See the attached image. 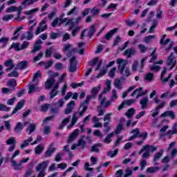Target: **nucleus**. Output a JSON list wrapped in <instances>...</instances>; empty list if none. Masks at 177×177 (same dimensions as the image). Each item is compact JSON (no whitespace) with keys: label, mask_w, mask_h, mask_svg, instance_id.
<instances>
[{"label":"nucleus","mask_w":177,"mask_h":177,"mask_svg":"<svg viewBox=\"0 0 177 177\" xmlns=\"http://www.w3.org/2000/svg\"><path fill=\"white\" fill-rule=\"evenodd\" d=\"M48 164H49V160H46L44 161L41 163H39L37 167H36V171L37 172H39V171H45L48 167Z\"/></svg>","instance_id":"9d476101"},{"label":"nucleus","mask_w":177,"mask_h":177,"mask_svg":"<svg viewBox=\"0 0 177 177\" xmlns=\"http://www.w3.org/2000/svg\"><path fill=\"white\" fill-rule=\"evenodd\" d=\"M162 154H164V149H160L159 152H157L153 157V162H156V161H158L161 157H162Z\"/></svg>","instance_id":"4be33fe9"},{"label":"nucleus","mask_w":177,"mask_h":177,"mask_svg":"<svg viewBox=\"0 0 177 177\" xmlns=\"http://www.w3.org/2000/svg\"><path fill=\"white\" fill-rule=\"evenodd\" d=\"M106 88H105L102 93H107L109 91H111V80H107L106 82Z\"/></svg>","instance_id":"c9c22d12"},{"label":"nucleus","mask_w":177,"mask_h":177,"mask_svg":"<svg viewBox=\"0 0 177 177\" xmlns=\"http://www.w3.org/2000/svg\"><path fill=\"white\" fill-rule=\"evenodd\" d=\"M160 117H163V118L170 117V118H171V120H174V119H175V113L172 111H165V113H163L160 115Z\"/></svg>","instance_id":"412c9836"},{"label":"nucleus","mask_w":177,"mask_h":177,"mask_svg":"<svg viewBox=\"0 0 177 177\" xmlns=\"http://www.w3.org/2000/svg\"><path fill=\"white\" fill-rule=\"evenodd\" d=\"M52 50H53V46L50 47L45 52L46 57H50L52 56Z\"/></svg>","instance_id":"680f3d73"},{"label":"nucleus","mask_w":177,"mask_h":177,"mask_svg":"<svg viewBox=\"0 0 177 177\" xmlns=\"http://www.w3.org/2000/svg\"><path fill=\"white\" fill-rule=\"evenodd\" d=\"M48 74V79L45 82L44 86L46 87V89H50L52 86H53V84H55L56 80V77H59V73L54 72L52 71H48L47 72Z\"/></svg>","instance_id":"20e7f679"},{"label":"nucleus","mask_w":177,"mask_h":177,"mask_svg":"<svg viewBox=\"0 0 177 177\" xmlns=\"http://www.w3.org/2000/svg\"><path fill=\"white\" fill-rule=\"evenodd\" d=\"M19 154L20 151L19 150L15 151L10 159L11 164L14 169H16L17 171H20V169H22L23 167L21 166V164H26V162L30 160V158H26L20 160L19 163L17 164L16 160H15V157H17V156H19Z\"/></svg>","instance_id":"f03ea898"},{"label":"nucleus","mask_w":177,"mask_h":177,"mask_svg":"<svg viewBox=\"0 0 177 177\" xmlns=\"http://www.w3.org/2000/svg\"><path fill=\"white\" fill-rule=\"evenodd\" d=\"M17 82H16V79H11L7 82V85L10 86L11 91H15L16 89V85Z\"/></svg>","instance_id":"a211bd4d"},{"label":"nucleus","mask_w":177,"mask_h":177,"mask_svg":"<svg viewBox=\"0 0 177 177\" xmlns=\"http://www.w3.org/2000/svg\"><path fill=\"white\" fill-rule=\"evenodd\" d=\"M29 45H30V43L28 41H24L21 45V50H24V49H27Z\"/></svg>","instance_id":"69168bd1"},{"label":"nucleus","mask_w":177,"mask_h":177,"mask_svg":"<svg viewBox=\"0 0 177 177\" xmlns=\"http://www.w3.org/2000/svg\"><path fill=\"white\" fill-rule=\"evenodd\" d=\"M60 20H62V19L57 18V17L55 18V19L53 21V22L51 23L52 27H56V26H60V25H59V23H60Z\"/></svg>","instance_id":"864d4df0"},{"label":"nucleus","mask_w":177,"mask_h":177,"mask_svg":"<svg viewBox=\"0 0 177 177\" xmlns=\"http://www.w3.org/2000/svg\"><path fill=\"white\" fill-rule=\"evenodd\" d=\"M117 31H118L117 28H114V29L111 30L109 32H108L105 35V36H104L105 39H107V41H110V39H111L113 35H114V34L115 32H117Z\"/></svg>","instance_id":"6ab92c4d"},{"label":"nucleus","mask_w":177,"mask_h":177,"mask_svg":"<svg viewBox=\"0 0 177 177\" xmlns=\"http://www.w3.org/2000/svg\"><path fill=\"white\" fill-rule=\"evenodd\" d=\"M70 66L69 71L70 73H75L77 71V58L75 56H73L69 59Z\"/></svg>","instance_id":"0eeeda50"},{"label":"nucleus","mask_w":177,"mask_h":177,"mask_svg":"<svg viewBox=\"0 0 177 177\" xmlns=\"http://www.w3.org/2000/svg\"><path fill=\"white\" fill-rule=\"evenodd\" d=\"M35 2H37V0H24V2L22 3V5H26V6H30L32 5Z\"/></svg>","instance_id":"e2e57ef3"},{"label":"nucleus","mask_w":177,"mask_h":177,"mask_svg":"<svg viewBox=\"0 0 177 177\" xmlns=\"http://www.w3.org/2000/svg\"><path fill=\"white\" fill-rule=\"evenodd\" d=\"M118 99V95H117V91L115 89L112 90V95L111 96V100L113 102Z\"/></svg>","instance_id":"09e8293b"},{"label":"nucleus","mask_w":177,"mask_h":177,"mask_svg":"<svg viewBox=\"0 0 177 177\" xmlns=\"http://www.w3.org/2000/svg\"><path fill=\"white\" fill-rule=\"evenodd\" d=\"M4 66L8 67L6 68V71L8 73L10 71V70H13L15 68V64L13 63V60L8 59L4 62Z\"/></svg>","instance_id":"f8f14e48"},{"label":"nucleus","mask_w":177,"mask_h":177,"mask_svg":"<svg viewBox=\"0 0 177 177\" xmlns=\"http://www.w3.org/2000/svg\"><path fill=\"white\" fill-rule=\"evenodd\" d=\"M117 64H118V70L120 74H124V77H129L131 75V71H129V68H127V64H128V61L119 58L116 61Z\"/></svg>","instance_id":"f257e3e1"},{"label":"nucleus","mask_w":177,"mask_h":177,"mask_svg":"<svg viewBox=\"0 0 177 177\" xmlns=\"http://www.w3.org/2000/svg\"><path fill=\"white\" fill-rule=\"evenodd\" d=\"M18 70L17 68H15V70H14L12 72L8 73L7 75L8 77H14L15 78H17L19 77V72H17Z\"/></svg>","instance_id":"79ce46f5"},{"label":"nucleus","mask_w":177,"mask_h":177,"mask_svg":"<svg viewBox=\"0 0 177 177\" xmlns=\"http://www.w3.org/2000/svg\"><path fill=\"white\" fill-rule=\"evenodd\" d=\"M165 73H167V67H163V71H162V73L160 75V80L161 81H162V82H168V81H169L171 77H172V73H170L169 75V76L165 79L164 78V75H165Z\"/></svg>","instance_id":"4468645a"},{"label":"nucleus","mask_w":177,"mask_h":177,"mask_svg":"<svg viewBox=\"0 0 177 177\" xmlns=\"http://www.w3.org/2000/svg\"><path fill=\"white\" fill-rule=\"evenodd\" d=\"M41 45L35 44L34 48L32 50L31 53H33V55H35L36 52H39L41 50Z\"/></svg>","instance_id":"6e6d98bb"},{"label":"nucleus","mask_w":177,"mask_h":177,"mask_svg":"<svg viewBox=\"0 0 177 177\" xmlns=\"http://www.w3.org/2000/svg\"><path fill=\"white\" fill-rule=\"evenodd\" d=\"M167 37V35H163L162 37L160 39V44L162 45V46H165L166 45H168L169 42H171V39H167L165 41L164 39H165V37Z\"/></svg>","instance_id":"bb28decb"},{"label":"nucleus","mask_w":177,"mask_h":177,"mask_svg":"<svg viewBox=\"0 0 177 177\" xmlns=\"http://www.w3.org/2000/svg\"><path fill=\"white\" fill-rule=\"evenodd\" d=\"M17 7L12 6L6 10V13H10V12H16Z\"/></svg>","instance_id":"0e129e2a"},{"label":"nucleus","mask_w":177,"mask_h":177,"mask_svg":"<svg viewBox=\"0 0 177 177\" xmlns=\"http://www.w3.org/2000/svg\"><path fill=\"white\" fill-rule=\"evenodd\" d=\"M36 127L35 124H31L28 126L26 129V131L28 132V135H31L32 132H35Z\"/></svg>","instance_id":"72a5a7b5"},{"label":"nucleus","mask_w":177,"mask_h":177,"mask_svg":"<svg viewBox=\"0 0 177 177\" xmlns=\"http://www.w3.org/2000/svg\"><path fill=\"white\" fill-rule=\"evenodd\" d=\"M113 85L114 86H115V88H117V89H119V91H121V89H122V86L121 85V80L118 79L115 80Z\"/></svg>","instance_id":"58836bf2"},{"label":"nucleus","mask_w":177,"mask_h":177,"mask_svg":"<svg viewBox=\"0 0 177 177\" xmlns=\"http://www.w3.org/2000/svg\"><path fill=\"white\" fill-rule=\"evenodd\" d=\"M116 154H118V149H115V151H109L107 152V156L109 157H111V158L115 157Z\"/></svg>","instance_id":"a18cd8bd"},{"label":"nucleus","mask_w":177,"mask_h":177,"mask_svg":"<svg viewBox=\"0 0 177 177\" xmlns=\"http://www.w3.org/2000/svg\"><path fill=\"white\" fill-rule=\"evenodd\" d=\"M113 136H114L113 131L108 134L106 137L103 140L104 143H107V144L110 143L111 142V138H113Z\"/></svg>","instance_id":"2f4dec72"},{"label":"nucleus","mask_w":177,"mask_h":177,"mask_svg":"<svg viewBox=\"0 0 177 177\" xmlns=\"http://www.w3.org/2000/svg\"><path fill=\"white\" fill-rule=\"evenodd\" d=\"M8 42H9V38L8 37H1L0 39V46L1 48H5L8 45Z\"/></svg>","instance_id":"cd10ccee"},{"label":"nucleus","mask_w":177,"mask_h":177,"mask_svg":"<svg viewBox=\"0 0 177 177\" xmlns=\"http://www.w3.org/2000/svg\"><path fill=\"white\" fill-rule=\"evenodd\" d=\"M97 62H99V58H98V57H96L93 60H91L88 62V66H90L91 67L93 66H96V64H97Z\"/></svg>","instance_id":"5fc2aeb1"},{"label":"nucleus","mask_w":177,"mask_h":177,"mask_svg":"<svg viewBox=\"0 0 177 177\" xmlns=\"http://www.w3.org/2000/svg\"><path fill=\"white\" fill-rule=\"evenodd\" d=\"M104 127L106 128L105 129H104V133H109L110 129H111V127H110L109 122H106L105 123H104Z\"/></svg>","instance_id":"3c124183"},{"label":"nucleus","mask_w":177,"mask_h":177,"mask_svg":"<svg viewBox=\"0 0 177 177\" xmlns=\"http://www.w3.org/2000/svg\"><path fill=\"white\" fill-rule=\"evenodd\" d=\"M91 14L93 16H96V15H99L100 10L96 7H94L92 9H90Z\"/></svg>","instance_id":"13d9d810"},{"label":"nucleus","mask_w":177,"mask_h":177,"mask_svg":"<svg viewBox=\"0 0 177 177\" xmlns=\"http://www.w3.org/2000/svg\"><path fill=\"white\" fill-rule=\"evenodd\" d=\"M158 171H160V167H151L147 169V174H156Z\"/></svg>","instance_id":"c85d7f7f"},{"label":"nucleus","mask_w":177,"mask_h":177,"mask_svg":"<svg viewBox=\"0 0 177 177\" xmlns=\"http://www.w3.org/2000/svg\"><path fill=\"white\" fill-rule=\"evenodd\" d=\"M75 106V101H71L66 106V109L64 110V114L68 115V114H71V113L74 110V107Z\"/></svg>","instance_id":"6e6552de"},{"label":"nucleus","mask_w":177,"mask_h":177,"mask_svg":"<svg viewBox=\"0 0 177 177\" xmlns=\"http://www.w3.org/2000/svg\"><path fill=\"white\" fill-rule=\"evenodd\" d=\"M27 68V61H22L18 65L17 68L20 70H24Z\"/></svg>","instance_id":"e433bc0d"},{"label":"nucleus","mask_w":177,"mask_h":177,"mask_svg":"<svg viewBox=\"0 0 177 177\" xmlns=\"http://www.w3.org/2000/svg\"><path fill=\"white\" fill-rule=\"evenodd\" d=\"M6 143L8 145H16V139H15V137L10 138L8 140H6Z\"/></svg>","instance_id":"49530a36"},{"label":"nucleus","mask_w":177,"mask_h":177,"mask_svg":"<svg viewBox=\"0 0 177 177\" xmlns=\"http://www.w3.org/2000/svg\"><path fill=\"white\" fill-rule=\"evenodd\" d=\"M135 108H130L125 113V115L127 117V118H132L133 117V115L135 114Z\"/></svg>","instance_id":"a878e982"},{"label":"nucleus","mask_w":177,"mask_h":177,"mask_svg":"<svg viewBox=\"0 0 177 177\" xmlns=\"http://www.w3.org/2000/svg\"><path fill=\"white\" fill-rule=\"evenodd\" d=\"M21 30H23V26H19L15 31L13 33L14 37H12V41H16L17 40V39L19 38V35H20V31H21Z\"/></svg>","instance_id":"aec40b11"},{"label":"nucleus","mask_w":177,"mask_h":177,"mask_svg":"<svg viewBox=\"0 0 177 177\" xmlns=\"http://www.w3.org/2000/svg\"><path fill=\"white\" fill-rule=\"evenodd\" d=\"M97 92H99V90H97V88L94 87L92 90H91V94L93 95H87V96H92V97H96V95H97Z\"/></svg>","instance_id":"338daca9"},{"label":"nucleus","mask_w":177,"mask_h":177,"mask_svg":"<svg viewBox=\"0 0 177 177\" xmlns=\"http://www.w3.org/2000/svg\"><path fill=\"white\" fill-rule=\"evenodd\" d=\"M91 99H92V96H87L86 97L85 101L81 104V107H83V109H82V111H80L79 113V115L80 117H82V115H84V114H85V111H86V110H88V104H89V102H91Z\"/></svg>","instance_id":"423d86ee"},{"label":"nucleus","mask_w":177,"mask_h":177,"mask_svg":"<svg viewBox=\"0 0 177 177\" xmlns=\"http://www.w3.org/2000/svg\"><path fill=\"white\" fill-rule=\"evenodd\" d=\"M136 49L135 48H130L124 52V56H127V59H131L132 56L136 55Z\"/></svg>","instance_id":"9b49d317"},{"label":"nucleus","mask_w":177,"mask_h":177,"mask_svg":"<svg viewBox=\"0 0 177 177\" xmlns=\"http://www.w3.org/2000/svg\"><path fill=\"white\" fill-rule=\"evenodd\" d=\"M35 154H41L44 151V147L41 145H37L35 149Z\"/></svg>","instance_id":"a19ab883"},{"label":"nucleus","mask_w":177,"mask_h":177,"mask_svg":"<svg viewBox=\"0 0 177 177\" xmlns=\"http://www.w3.org/2000/svg\"><path fill=\"white\" fill-rule=\"evenodd\" d=\"M32 140V137H30L27 140H24V142L21 145V149H24V147H27L30 143H31V141Z\"/></svg>","instance_id":"473e14b6"},{"label":"nucleus","mask_w":177,"mask_h":177,"mask_svg":"<svg viewBox=\"0 0 177 177\" xmlns=\"http://www.w3.org/2000/svg\"><path fill=\"white\" fill-rule=\"evenodd\" d=\"M140 104H141V109H142V110L147 109V107H149V98H147V97L142 98L140 101Z\"/></svg>","instance_id":"dca6fc26"},{"label":"nucleus","mask_w":177,"mask_h":177,"mask_svg":"<svg viewBox=\"0 0 177 177\" xmlns=\"http://www.w3.org/2000/svg\"><path fill=\"white\" fill-rule=\"evenodd\" d=\"M175 146H176V142H171L169 147L167 148V151H169L171 149H173L171 151V157L173 158V157H175V156L177 154V149L175 148Z\"/></svg>","instance_id":"1a4fd4ad"},{"label":"nucleus","mask_w":177,"mask_h":177,"mask_svg":"<svg viewBox=\"0 0 177 177\" xmlns=\"http://www.w3.org/2000/svg\"><path fill=\"white\" fill-rule=\"evenodd\" d=\"M160 69L161 67L160 66L156 65V64L150 66L151 71H155V73H158V71H160Z\"/></svg>","instance_id":"de8ad7c7"},{"label":"nucleus","mask_w":177,"mask_h":177,"mask_svg":"<svg viewBox=\"0 0 177 177\" xmlns=\"http://www.w3.org/2000/svg\"><path fill=\"white\" fill-rule=\"evenodd\" d=\"M13 17H15V15L13 14L6 15L3 17L2 20L3 21H9V20H12Z\"/></svg>","instance_id":"c03bdc74"},{"label":"nucleus","mask_w":177,"mask_h":177,"mask_svg":"<svg viewBox=\"0 0 177 177\" xmlns=\"http://www.w3.org/2000/svg\"><path fill=\"white\" fill-rule=\"evenodd\" d=\"M135 102H136V100L130 99V100H127L123 102L124 103L125 106H131V104H133V103H135Z\"/></svg>","instance_id":"052dcab7"},{"label":"nucleus","mask_w":177,"mask_h":177,"mask_svg":"<svg viewBox=\"0 0 177 177\" xmlns=\"http://www.w3.org/2000/svg\"><path fill=\"white\" fill-rule=\"evenodd\" d=\"M100 147H102V144L100 143L93 145L91 149V153H100V149H99Z\"/></svg>","instance_id":"5701e85b"},{"label":"nucleus","mask_w":177,"mask_h":177,"mask_svg":"<svg viewBox=\"0 0 177 177\" xmlns=\"http://www.w3.org/2000/svg\"><path fill=\"white\" fill-rule=\"evenodd\" d=\"M132 133L134 134L129 138V140H133V139L139 138V133H140V131L139 130V129H136L132 131Z\"/></svg>","instance_id":"393cba45"},{"label":"nucleus","mask_w":177,"mask_h":177,"mask_svg":"<svg viewBox=\"0 0 177 177\" xmlns=\"http://www.w3.org/2000/svg\"><path fill=\"white\" fill-rule=\"evenodd\" d=\"M138 48L141 53H146L149 50V47L145 46V44H138Z\"/></svg>","instance_id":"f704fd0d"},{"label":"nucleus","mask_w":177,"mask_h":177,"mask_svg":"<svg viewBox=\"0 0 177 177\" xmlns=\"http://www.w3.org/2000/svg\"><path fill=\"white\" fill-rule=\"evenodd\" d=\"M132 176V170L129 168H127L125 170V174L124 175V177H129Z\"/></svg>","instance_id":"774afa93"},{"label":"nucleus","mask_w":177,"mask_h":177,"mask_svg":"<svg viewBox=\"0 0 177 177\" xmlns=\"http://www.w3.org/2000/svg\"><path fill=\"white\" fill-rule=\"evenodd\" d=\"M23 128H24V126L23 125V124H21V122H19L17 124L15 128V132L19 133V132H20L21 129H23Z\"/></svg>","instance_id":"ea45409f"},{"label":"nucleus","mask_w":177,"mask_h":177,"mask_svg":"<svg viewBox=\"0 0 177 177\" xmlns=\"http://www.w3.org/2000/svg\"><path fill=\"white\" fill-rule=\"evenodd\" d=\"M70 120H71V116L64 118L62 123L59 124V129H63V128H64V127H66V125L70 122Z\"/></svg>","instance_id":"b1692460"},{"label":"nucleus","mask_w":177,"mask_h":177,"mask_svg":"<svg viewBox=\"0 0 177 177\" xmlns=\"http://www.w3.org/2000/svg\"><path fill=\"white\" fill-rule=\"evenodd\" d=\"M95 27H96L95 24H93L90 27V30H89V32L88 34L89 38H92V37H93V35L95 34V32H96V29L95 28Z\"/></svg>","instance_id":"7c9ffc66"},{"label":"nucleus","mask_w":177,"mask_h":177,"mask_svg":"<svg viewBox=\"0 0 177 177\" xmlns=\"http://www.w3.org/2000/svg\"><path fill=\"white\" fill-rule=\"evenodd\" d=\"M52 146H53V145H50L45 153V157L46 158L50 157V156H52L53 153L56 151V148L53 147Z\"/></svg>","instance_id":"f3484780"},{"label":"nucleus","mask_w":177,"mask_h":177,"mask_svg":"<svg viewBox=\"0 0 177 177\" xmlns=\"http://www.w3.org/2000/svg\"><path fill=\"white\" fill-rule=\"evenodd\" d=\"M156 49L155 48L154 50L151 54V58L149 60V63H153L156 59H157V53H156Z\"/></svg>","instance_id":"bf43d9fd"},{"label":"nucleus","mask_w":177,"mask_h":177,"mask_svg":"<svg viewBox=\"0 0 177 177\" xmlns=\"http://www.w3.org/2000/svg\"><path fill=\"white\" fill-rule=\"evenodd\" d=\"M175 66H176V59L174 58V53H171L166 61V68L172 70Z\"/></svg>","instance_id":"39448f33"},{"label":"nucleus","mask_w":177,"mask_h":177,"mask_svg":"<svg viewBox=\"0 0 177 177\" xmlns=\"http://www.w3.org/2000/svg\"><path fill=\"white\" fill-rule=\"evenodd\" d=\"M157 146H151L150 145H146L142 147V148L138 152V154H142V158H149L150 157V151L151 153H154L157 150Z\"/></svg>","instance_id":"7ed1b4c3"},{"label":"nucleus","mask_w":177,"mask_h":177,"mask_svg":"<svg viewBox=\"0 0 177 177\" xmlns=\"http://www.w3.org/2000/svg\"><path fill=\"white\" fill-rule=\"evenodd\" d=\"M86 138V136H82V138L79 140V142L77 143V146H82V149H84L86 145V142H85V140H84V139H85Z\"/></svg>","instance_id":"37998d69"},{"label":"nucleus","mask_w":177,"mask_h":177,"mask_svg":"<svg viewBox=\"0 0 177 177\" xmlns=\"http://www.w3.org/2000/svg\"><path fill=\"white\" fill-rule=\"evenodd\" d=\"M10 48H12L15 49V50H17V52H20L21 50V47L20 46V43H12Z\"/></svg>","instance_id":"4c0bfd02"},{"label":"nucleus","mask_w":177,"mask_h":177,"mask_svg":"<svg viewBox=\"0 0 177 177\" xmlns=\"http://www.w3.org/2000/svg\"><path fill=\"white\" fill-rule=\"evenodd\" d=\"M24 103H26V101L24 100H21L12 111V114H16L18 110H21V109H23V106H24Z\"/></svg>","instance_id":"2eb2a0df"},{"label":"nucleus","mask_w":177,"mask_h":177,"mask_svg":"<svg viewBox=\"0 0 177 177\" xmlns=\"http://www.w3.org/2000/svg\"><path fill=\"white\" fill-rule=\"evenodd\" d=\"M78 133H80V129H76L75 130H74V131L71 134L69 138L68 139V143H73V141L75 139H77Z\"/></svg>","instance_id":"ddd939ff"},{"label":"nucleus","mask_w":177,"mask_h":177,"mask_svg":"<svg viewBox=\"0 0 177 177\" xmlns=\"http://www.w3.org/2000/svg\"><path fill=\"white\" fill-rule=\"evenodd\" d=\"M63 156H64V153H63V152L57 153L55 156V161H56L57 162L62 161V157H63Z\"/></svg>","instance_id":"8fccbe9b"},{"label":"nucleus","mask_w":177,"mask_h":177,"mask_svg":"<svg viewBox=\"0 0 177 177\" xmlns=\"http://www.w3.org/2000/svg\"><path fill=\"white\" fill-rule=\"evenodd\" d=\"M155 38H156V35H154L146 36L144 38L143 42H145V44H150V42H151L153 39H155Z\"/></svg>","instance_id":"c756f323"},{"label":"nucleus","mask_w":177,"mask_h":177,"mask_svg":"<svg viewBox=\"0 0 177 177\" xmlns=\"http://www.w3.org/2000/svg\"><path fill=\"white\" fill-rule=\"evenodd\" d=\"M123 128H124V124H119L117 126V127H116V129H115V133L116 135H118V133H120V132H121V131H122Z\"/></svg>","instance_id":"4d7b16f0"},{"label":"nucleus","mask_w":177,"mask_h":177,"mask_svg":"<svg viewBox=\"0 0 177 177\" xmlns=\"http://www.w3.org/2000/svg\"><path fill=\"white\" fill-rule=\"evenodd\" d=\"M42 77V73H41L40 71H38L37 73H35V75L32 79V82H35L38 78Z\"/></svg>","instance_id":"603ef678"}]
</instances>
